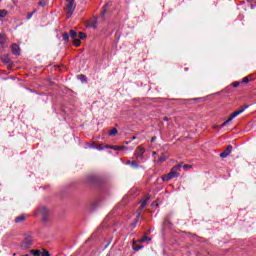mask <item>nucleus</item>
<instances>
[{
    "label": "nucleus",
    "instance_id": "obj_21",
    "mask_svg": "<svg viewBox=\"0 0 256 256\" xmlns=\"http://www.w3.org/2000/svg\"><path fill=\"white\" fill-rule=\"evenodd\" d=\"M146 205H147V200H143L140 205V211H143V209H145Z\"/></svg>",
    "mask_w": 256,
    "mask_h": 256
},
{
    "label": "nucleus",
    "instance_id": "obj_22",
    "mask_svg": "<svg viewBox=\"0 0 256 256\" xmlns=\"http://www.w3.org/2000/svg\"><path fill=\"white\" fill-rule=\"evenodd\" d=\"M62 38H63V40L66 41V42L69 41V34H68L67 32L63 33V34H62Z\"/></svg>",
    "mask_w": 256,
    "mask_h": 256
},
{
    "label": "nucleus",
    "instance_id": "obj_33",
    "mask_svg": "<svg viewBox=\"0 0 256 256\" xmlns=\"http://www.w3.org/2000/svg\"><path fill=\"white\" fill-rule=\"evenodd\" d=\"M79 77H81V78L85 79V75H80Z\"/></svg>",
    "mask_w": 256,
    "mask_h": 256
},
{
    "label": "nucleus",
    "instance_id": "obj_26",
    "mask_svg": "<svg viewBox=\"0 0 256 256\" xmlns=\"http://www.w3.org/2000/svg\"><path fill=\"white\" fill-rule=\"evenodd\" d=\"M40 256H51V254H49V252H47V250H43L41 252Z\"/></svg>",
    "mask_w": 256,
    "mask_h": 256
},
{
    "label": "nucleus",
    "instance_id": "obj_25",
    "mask_svg": "<svg viewBox=\"0 0 256 256\" xmlns=\"http://www.w3.org/2000/svg\"><path fill=\"white\" fill-rule=\"evenodd\" d=\"M78 39H85V33H83V32H79V34H78Z\"/></svg>",
    "mask_w": 256,
    "mask_h": 256
},
{
    "label": "nucleus",
    "instance_id": "obj_32",
    "mask_svg": "<svg viewBox=\"0 0 256 256\" xmlns=\"http://www.w3.org/2000/svg\"><path fill=\"white\" fill-rule=\"evenodd\" d=\"M155 141V137H153L152 139H151V143H153Z\"/></svg>",
    "mask_w": 256,
    "mask_h": 256
},
{
    "label": "nucleus",
    "instance_id": "obj_1",
    "mask_svg": "<svg viewBox=\"0 0 256 256\" xmlns=\"http://www.w3.org/2000/svg\"><path fill=\"white\" fill-rule=\"evenodd\" d=\"M183 167V164H177L174 167L171 168L170 172L168 174H165L162 176L163 181H171V179H175L176 177H179L181 175V168Z\"/></svg>",
    "mask_w": 256,
    "mask_h": 256
},
{
    "label": "nucleus",
    "instance_id": "obj_8",
    "mask_svg": "<svg viewBox=\"0 0 256 256\" xmlns=\"http://www.w3.org/2000/svg\"><path fill=\"white\" fill-rule=\"evenodd\" d=\"M231 151H233V146L228 145L226 149L222 153H220V157L222 159L229 157V155H231Z\"/></svg>",
    "mask_w": 256,
    "mask_h": 256
},
{
    "label": "nucleus",
    "instance_id": "obj_34",
    "mask_svg": "<svg viewBox=\"0 0 256 256\" xmlns=\"http://www.w3.org/2000/svg\"><path fill=\"white\" fill-rule=\"evenodd\" d=\"M153 155H157V152H153Z\"/></svg>",
    "mask_w": 256,
    "mask_h": 256
},
{
    "label": "nucleus",
    "instance_id": "obj_19",
    "mask_svg": "<svg viewBox=\"0 0 256 256\" xmlns=\"http://www.w3.org/2000/svg\"><path fill=\"white\" fill-rule=\"evenodd\" d=\"M77 32L75 30H70V37L72 39H77Z\"/></svg>",
    "mask_w": 256,
    "mask_h": 256
},
{
    "label": "nucleus",
    "instance_id": "obj_10",
    "mask_svg": "<svg viewBox=\"0 0 256 256\" xmlns=\"http://www.w3.org/2000/svg\"><path fill=\"white\" fill-rule=\"evenodd\" d=\"M27 219L25 214H21L20 216L15 218V223H23Z\"/></svg>",
    "mask_w": 256,
    "mask_h": 256
},
{
    "label": "nucleus",
    "instance_id": "obj_23",
    "mask_svg": "<svg viewBox=\"0 0 256 256\" xmlns=\"http://www.w3.org/2000/svg\"><path fill=\"white\" fill-rule=\"evenodd\" d=\"M159 161H160V163H163L164 161H167V156H165V154H162V155L159 157Z\"/></svg>",
    "mask_w": 256,
    "mask_h": 256
},
{
    "label": "nucleus",
    "instance_id": "obj_9",
    "mask_svg": "<svg viewBox=\"0 0 256 256\" xmlns=\"http://www.w3.org/2000/svg\"><path fill=\"white\" fill-rule=\"evenodd\" d=\"M108 149H113L114 151H125L127 149L126 146H108Z\"/></svg>",
    "mask_w": 256,
    "mask_h": 256
},
{
    "label": "nucleus",
    "instance_id": "obj_4",
    "mask_svg": "<svg viewBox=\"0 0 256 256\" xmlns=\"http://www.w3.org/2000/svg\"><path fill=\"white\" fill-rule=\"evenodd\" d=\"M136 159H140L141 161H145V147L138 146L134 152Z\"/></svg>",
    "mask_w": 256,
    "mask_h": 256
},
{
    "label": "nucleus",
    "instance_id": "obj_11",
    "mask_svg": "<svg viewBox=\"0 0 256 256\" xmlns=\"http://www.w3.org/2000/svg\"><path fill=\"white\" fill-rule=\"evenodd\" d=\"M88 26L92 27V29H97V20L96 18L89 21Z\"/></svg>",
    "mask_w": 256,
    "mask_h": 256
},
{
    "label": "nucleus",
    "instance_id": "obj_6",
    "mask_svg": "<svg viewBox=\"0 0 256 256\" xmlns=\"http://www.w3.org/2000/svg\"><path fill=\"white\" fill-rule=\"evenodd\" d=\"M35 215H39L43 221H47V208L45 206L39 207Z\"/></svg>",
    "mask_w": 256,
    "mask_h": 256
},
{
    "label": "nucleus",
    "instance_id": "obj_31",
    "mask_svg": "<svg viewBox=\"0 0 256 256\" xmlns=\"http://www.w3.org/2000/svg\"><path fill=\"white\" fill-rule=\"evenodd\" d=\"M191 166L190 165H184L183 168L185 171H187V169H189Z\"/></svg>",
    "mask_w": 256,
    "mask_h": 256
},
{
    "label": "nucleus",
    "instance_id": "obj_16",
    "mask_svg": "<svg viewBox=\"0 0 256 256\" xmlns=\"http://www.w3.org/2000/svg\"><path fill=\"white\" fill-rule=\"evenodd\" d=\"M1 59H2L3 63H6V64L11 63V60L9 59V56H7V55L2 56Z\"/></svg>",
    "mask_w": 256,
    "mask_h": 256
},
{
    "label": "nucleus",
    "instance_id": "obj_7",
    "mask_svg": "<svg viewBox=\"0 0 256 256\" xmlns=\"http://www.w3.org/2000/svg\"><path fill=\"white\" fill-rule=\"evenodd\" d=\"M10 48L12 51V55H16V57H19V55H21V48L16 43L12 44Z\"/></svg>",
    "mask_w": 256,
    "mask_h": 256
},
{
    "label": "nucleus",
    "instance_id": "obj_18",
    "mask_svg": "<svg viewBox=\"0 0 256 256\" xmlns=\"http://www.w3.org/2000/svg\"><path fill=\"white\" fill-rule=\"evenodd\" d=\"M47 3H49L48 0H40L38 3L39 7H45L47 5Z\"/></svg>",
    "mask_w": 256,
    "mask_h": 256
},
{
    "label": "nucleus",
    "instance_id": "obj_27",
    "mask_svg": "<svg viewBox=\"0 0 256 256\" xmlns=\"http://www.w3.org/2000/svg\"><path fill=\"white\" fill-rule=\"evenodd\" d=\"M241 83H249V77H244Z\"/></svg>",
    "mask_w": 256,
    "mask_h": 256
},
{
    "label": "nucleus",
    "instance_id": "obj_35",
    "mask_svg": "<svg viewBox=\"0 0 256 256\" xmlns=\"http://www.w3.org/2000/svg\"><path fill=\"white\" fill-rule=\"evenodd\" d=\"M164 121H168V119H167V118H164Z\"/></svg>",
    "mask_w": 256,
    "mask_h": 256
},
{
    "label": "nucleus",
    "instance_id": "obj_20",
    "mask_svg": "<svg viewBox=\"0 0 256 256\" xmlns=\"http://www.w3.org/2000/svg\"><path fill=\"white\" fill-rule=\"evenodd\" d=\"M30 253L34 256H41L42 252L40 250H31Z\"/></svg>",
    "mask_w": 256,
    "mask_h": 256
},
{
    "label": "nucleus",
    "instance_id": "obj_14",
    "mask_svg": "<svg viewBox=\"0 0 256 256\" xmlns=\"http://www.w3.org/2000/svg\"><path fill=\"white\" fill-rule=\"evenodd\" d=\"M139 243H149V242H151V238L150 237H147V236H143V238L142 239H140L139 241H138Z\"/></svg>",
    "mask_w": 256,
    "mask_h": 256
},
{
    "label": "nucleus",
    "instance_id": "obj_30",
    "mask_svg": "<svg viewBox=\"0 0 256 256\" xmlns=\"http://www.w3.org/2000/svg\"><path fill=\"white\" fill-rule=\"evenodd\" d=\"M140 249H143V246H136V247H134V251H139Z\"/></svg>",
    "mask_w": 256,
    "mask_h": 256
},
{
    "label": "nucleus",
    "instance_id": "obj_12",
    "mask_svg": "<svg viewBox=\"0 0 256 256\" xmlns=\"http://www.w3.org/2000/svg\"><path fill=\"white\" fill-rule=\"evenodd\" d=\"M126 165H131L133 169H137V167H139V164L136 161H130V160L126 162Z\"/></svg>",
    "mask_w": 256,
    "mask_h": 256
},
{
    "label": "nucleus",
    "instance_id": "obj_36",
    "mask_svg": "<svg viewBox=\"0 0 256 256\" xmlns=\"http://www.w3.org/2000/svg\"><path fill=\"white\" fill-rule=\"evenodd\" d=\"M106 256H111V254H107Z\"/></svg>",
    "mask_w": 256,
    "mask_h": 256
},
{
    "label": "nucleus",
    "instance_id": "obj_15",
    "mask_svg": "<svg viewBox=\"0 0 256 256\" xmlns=\"http://www.w3.org/2000/svg\"><path fill=\"white\" fill-rule=\"evenodd\" d=\"M73 45L74 47H79L81 45V40L79 38H74Z\"/></svg>",
    "mask_w": 256,
    "mask_h": 256
},
{
    "label": "nucleus",
    "instance_id": "obj_13",
    "mask_svg": "<svg viewBox=\"0 0 256 256\" xmlns=\"http://www.w3.org/2000/svg\"><path fill=\"white\" fill-rule=\"evenodd\" d=\"M9 15V12L5 9H0V19H3Z\"/></svg>",
    "mask_w": 256,
    "mask_h": 256
},
{
    "label": "nucleus",
    "instance_id": "obj_29",
    "mask_svg": "<svg viewBox=\"0 0 256 256\" xmlns=\"http://www.w3.org/2000/svg\"><path fill=\"white\" fill-rule=\"evenodd\" d=\"M239 85H241V82H234V83L232 84V86H234V87H239Z\"/></svg>",
    "mask_w": 256,
    "mask_h": 256
},
{
    "label": "nucleus",
    "instance_id": "obj_17",
    "mask_svg": "<svg viewBox=\"0 0 256 256\" xmlns=\"http://www.w3.org/2000/svg\"><path fill=\"white\" fill-rule=\"evenodd\" d=\"M117 133H119V131H117V128H113L112 130L109 131V135L111 137H115V135H117Z\"/></svg>",
    "mask_w": 256,
    "mask_h": 256
},
{
    "label": "nucleus",
    "instance_id": "obj_3",
    "mask_svg": "<svg viewBox=\"0 0 256 256\" xmlns=\"http://www.w3.org/2000/svg\"><path fill=\"white\" fill-rule=\"evenodd\" d=\"M33 245V236L31 233L25 234L24 240L21 243V249H29Z\"/></svg>",
    "mask_w": 256,
    "mask_h": 256
},
{
    "label": "nucleus",
    "instance_id": "obj_2",
    "mask_svg": "<svg viewBox=\"0 0 256 256\" xmlns=\"http://www.w3.org/2000/svg\"><path fill=\"white\" fill-rule=\"evenodd\" d=\"M248 106H245L244 108H240L238 111L233 112L229 118L220 125V129H222V127H226V125H229V123H231L232 119H235V117H238V115H241V113H243L245 111V109H247Z\"/></svg>",
    "mask_w": 256,
    "mask_h": 256
},
{
    "label": "nucleus",
    "instance_id": "obj_28",
    "mask_svg": "<svg viewBox=\"0 0 256 256\" xmlns=\"http://www.w3.org/2000/svg\"><path fill=\"white\" fill-rule=\"evenodd\" d=\"M109 4H107L106 6H104V10L102 12V15H105V13H107V7H108Z\"/></svg>",
    "mask_w": 256,
    "mask_h": 256
},
{
    "label": "nucleus",
    "instance_id": "obj_5",
    "mask_svg": "<svg viewBox=\"0 0 256 256\" xmlns=\"http://www.w3.org/2000/svg\"><path fill=\"white\" fill-rule=\"evenodd\" d=\"M66 11L68 13L67 19L73 15L75 11V0H69L68 4L66 5Z\"/></svg>",
    "mask_w": 256,
    "mask_h": 256
},
{
    "label": "nucleus",
    "instance_id": "obj_24",
    "mask_svg": "<svg viewBox=\"0 0 256 256\" xmlns=\"http://www.w3.org/2000/svg\"><path fill=\"white\" fill-rule=\"evenodd\" d=\"M35 13H37V10H34L33 12L28 13L27 19H31V17H33V15H35Z\"/></svg>",
    "mask_w": 256,
    "mask_h": 256
}]
</instances>
